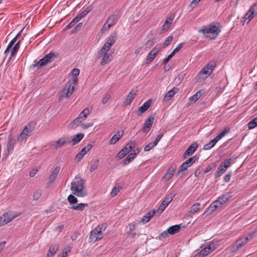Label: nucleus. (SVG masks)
Returning a JSON list of instances; mask_svg holds the SVG:
<instances>
[{"label": "nucleus", "instance_id": "obj_27", "mask_svg": "<svg viewBox=\"0 0 257 257\" xmlns=\"http://www.w3.org/2000/svg\"><path fill=\"white\" fill-rule=\"evenodd\" d=\"M90 113V110H89L88 107H86L79 114L78 116V119H80L82 121H83L85 120L88 116V115Z\"/></svg>", "mask_w": 257, "mask_h": 257}, {"label": "nucleus", "instance_id": "obj_40", "mask_svg": "<svg viewBox=\"0 0 257 257\" xmlns=\"http://www.w3.org/2000/svg\"><path fill=\"white\" fill-rule=\"evenodd\" d=\"M217 142V140L214 138L213 140H212L210 142L205 145L203 147V149L204 150H209L211 149L216 143Z\"/></svg>", "mask_w": 257, "mask_h": 257}, {"label": "nucleus", "instance_id": "obj_12", "mask_svg": "<svg viewBox=\"0 0 257 257\" xmlns=\"http://www.w3.org/2000/svg\"><path fill=\"white\" fill-rule=\"evenodd\" d=\"M92 145L91 143L87 144L86 146L83 147L82 150L76 156V159L77 161H80L84 157V156L88 152L92 147Z\"/></svg>", "mask_w": 257, "mask_h": 257}, {"label": "nucleus", "instance_id": "obj_3", "mask_svg": "<svg viewBox=\"0 0 257 257\" xmlns=\"http://www.w3.org/2000/svg\"><path fill=\"white\" fill-rule=\"evenodd\" d=\"M105 228V224L98 225L97 227L93 229L90 233L89 239L91 241L95 242L97 240L100 239L103 236V232Z\"/></svg>", "mask_w": 257, "mask_h": 257}, {"label": "nucleus", "instance_id": "obj_34", "mask_svg": "<svg viewBox=\"0 0 257 257\" xmlns=\"http://www.w3.org/2000/svg\"><path fill=\"white\" fill-rule=\"evenodd\" d=\"M69 141V138L67 137H63L58 139L56 143V147H60L64 145L67 142Z\"/></svg>", "mask_w": 257, "mask_h": 257}, {"label": "nucleus", "instance_id": "obj_60", "mask_svg": "<svg viewBox=\"0 0 257 257\" xmlns=\"http://www.w3.org/2000/svg\"><path fill=\"white\" fill-rule=\"evenodd\" d=\"M111 95L110 94H106L102 100V103L103 104H106L111 98Z\"/></svg>", "mask_w": 257, "mask_h": 257}, {"label": "nucleus", "instance_id": "obj_2", "mask_svg": "<svg viewBox=\"0 0 257 257\" xmlns=\"http://www.w3.org/2000/svg\"><path fill=\"white\" fill-rule=\"evenodd\" d=\"M253 236L251 234H249L246 237L243 236L240 237L237 239L234 244L229 246V252L230 253H233L236 251L246 244L249 241L251 240Z\"/></svg>", "mask_w": 257, "mask_h": 257}, {"label": "nucleus", "instance_id": "obj_55", "mask_svg": "<svg viewBox=\"0 0 257 257\" xmlns=\"http://www.w3.org/2000/svg\"><path fill=\"white\" fill-rule=\"evenodd\" d=\"M169 233L168 232V230L164 231L159 235L158 238L161 240H163L164 239L166 238L169 236Z\"/></svg>", "mask_w": 257, "mask_h": 257}, {"label": "nucleus", "instance_id": "obj_50", "mask_svg": "<svg viewBox=\"0 0 257 257\" xmlns=\"http://www.w3.org/2000/svg\"><path fill=\"white\" fill-rule=\"evenodd\" d=\"M112 44H110V43L106 42L102 48L100 49L101 51H108L111 47L112 46Z\"/></svg>", "mask_w": 257, "mask_h": 257}, {"label": "nucleus", "instance_id": "obj_37", "mask_svg": "<svg viewBox=\"0 0 257 257\" xmlns=\"http://www.w3.org/2000/svg\"><path fill=\"white\" fill-rule=\"evenodd\" d=\"M87 206H88V204L81 203L76 205H73L70 208L75 210L82 211L85 207Z\"/></svg>", "mask_w": 257, "mask_h": 257}, {"label": "nucleus", "instance_id": "obj_52", "mask_svg": "<svg viewBox=\"0 0 257 257\" xmlns=\"http://www.w3.org/2000/svg\"><path fill=\"white\" fill-rule=\"evenodd\" d=\"M98 160H96L93 161L90 165V171L91 172L94 171L98 167Z\"/></svg>", "mask_w": 257, "mask_h": 257}, {"label": "nucleus", "instance_id": "obj_38", "mask_svg": "<svg viewBox=\"0 0 257 257\" xmlns=\"http://www.w3.org/2000/svg\"><path fill=\"white\" fill-rule=\"evenodd\" d=\"M211 252L209 250L207 247H205L202 250H201L199 252H198L196 255L195 257H204L207 255Z\"/></svg>", "mask_w": 257, "mask_h": 257}, {"label": "nucleus", "instance_id": "obj_24", "mask_svg": "<svg viewBox=\"0 0 257 257\" xmlns=\"http://www.w3.org/2000/svg\"><path fill=\"white\" fill-rule=\"evenodd\" d=\"M177 167L176 165H172L168 170L167 173L165 175L164 178V179L168 180L172 176L174 175L176 170Z\"/></svg>", "mask_w": 257, "mask_h": 257}, {"label": "nucleus", "instance_id": "obj_9", "mask_svg": "<svg viewBox=\"0 0 257 257\" xmlns=\"http://www.w3.org/2000/svg\"><path fill=\"white\" fill-rule=\"evenodd\" d=\"M16 216L11 211H8L0 217V226H3L12 221Z\"/></svg>", "mask_w": 257, "mask_h": 257}, {"label": "nucleus", "instance_id": "obj_32", "mask_svg": "<svg viewBox=\"0 0 257 257\" xmlns=\"http://www.w3.org/2000/svg\"><path fill=\"white\" fill-rule=\"evenodd\" d=\"M82 121L77 117L74 119L69 125L68 127L71 129H75L82 124Z\"/></svg>", "mask_w": 257, "mask_h": 257}, {"label": "nucleus", "instance_id": "obj_8", "mask_svg": "<svg viewBox=\"0 0 257 257\" xmlns=\"http://www.w3.org/2000/svg\"><path fill=\"white\" fill-rule=\"evenodd\" d=\"M74 86L70 82L66 83L64 88L61 90L60 93V97L69 98L73 93Z\"/></svg>", "mask_w": 257, "mask_h": 257}, {"label": "nucleus", "instance_id": "obj_15", "mask_svg": "<svg viewBox=\"0 0 257 257\" xmlns=\"http://www.w3.org/2000/svg\"><path fill=\"white\" fill-rule=\"evenodd\" d=\"M159 51V49H157L156 47L151 50L148 54L147 58L145 61L146 63L149 64L152 62L158 55Z\"/></svg>", "mask_w": 257, "mask_h": 257}, {"label": "nucleus", "instance_id": "obj_4", "mask_svg": "<svg viewBox=\"0 0 257 257\" xmlns=\"http://www.w3.org/2000/svg\"><path fill=\"white\" fill-rule=\"evenodd\" d=\"M55 54L54 52H50L49 53L46 54L43 58L41 59L39 61L35 60L33 66L34 68L39 69L42 67L46 65L49 63L52 62V60L54 58Z\"/></svg>", "mask_w": 257, "mask_h": 257}, {"label": "nucleus", "instance_id": "obj_45", "mask_svg": "<svg viewBox=\"0 0 257 257\" xmlns=\"http://www.w3.org/2000/svg\"><path fill=\"white\" fill-rule=\"evenodd\" d=\"M121 189V187H120V186H119L118 185H115L113 188V189L110 193L111 197H113L115 196L118 194V193L119 192V191Z\"/></svg>", "mask_w": 257, "mask_h": 257}, {"label": "nucleus", "instance_id": "obj_16", "mask_svg": "<svg viewBox=\"0 0 257 257\" xmlns=\"http://www.w3.org/2000/svg\"><path fill=\"white\" fill-rule=\"evenodd\" d=\"M198 147V144L197 142H195L191 144L184 152L183 155V158H186L187 156L192 155L197 149Z\"/></svg>", "mask_w": 257, "mask_h": 257}, {"label": "nucleus", "instance_id": "obj_42", "mask_svg": "<svg viewBox=\"0 0 257 257\" xmlns=\"http://www.w3.org/2000/svg\"><path fill=\"white\" fill-rule=\"evenodd\" d=\"M218 244L216 241H210L206 246L209 250L211 252L217 248Z\"/></svg>", "mask_w": 257, "mask_h": 257}, {"label": "nucleus", "instance_id": "obj_39", "mask_svg": "<svg viewBox=\"0 0 257 257\" xmlns=\"http://www.w3.org/2000/svg\"><path fill=\"white\" fill-rule=\"evenodd\" d=\"M90 11L91 9L88 7L83 11L80 12L76 16V17L79 19V20L80 21L83 17H84Z\"/></svg>", "mask_w": 257, "mask_h": 257}, {"label": "nucleus", "instance_id": "obj_49", "mask_svg": "<svg viewBox=\"0 0 257 257\" xmlns=\"http://www.w3.org/2000/svg\"><path fill=\"white\" fill-rule=\"evenodd\" d=\"M79 21V19L76 17L74 18L73 20L65 27V30H68L73 27Z\"/></svg>", "mask_w": 257, "mask_h": 257}, {"label": "nucleus", "instance_id": "obj_23", "mask_svg": "<svg viewBox=\"0 0 257 257\" xmlns=\"http://www.w3.org/2000/svg\"><path fill=\"white\" fill-rule=\"evenodd\" d=\"M15 140L13 139L11 135H9L8 137V143L7 145L8 151L9 154L13 152L15 147Z\"/></svg>", "mask_w": 257, "mask_h": 257}, {"label": "nucleus", "instance_id": "obj_51", "mask_svg": "<svg viewBox=\"0 0 257 257\" xmlns=\"http://www.w3.org/2000/svg\"><path fill=\"white\" fill-rule=\"evenodd\" d=\"M67 200L71 204H75L78 202L77 198L72 194H70L68 196Z\"/></svg>", "mask_w": 257, "mask_h": 257}, {"label": "nucleus", "instance_id": "obj_17", "mask_svg": "<svg viewBox=\"0 0 257 257\" xmlns=\"http://www.w3.org/2000/svg\"><path fill=\"white\" fill-rule=\"evenodd\" d=\"M137 91H138L137 89H132L128 94L127 95L126 98L123 102V104L124 105L130 104L134 99L135 96L136 95Z\"/></svg>", "mask_w": 257, "mask_h": 257}, {"label": "nucleus", "instance_id": "obj_30", "mask_svg": "<svg viewBox=\"0 0 257 257\" xmlns=\"http://www.w3.org/2000/svg\"><path fill=\"white\" fill-rule=\"evenodd\" d=\"M151 104V100L149 99L146 101L139 108V111L141 113L145 112L150 106Z\"/></svg>", "mask_w": 257, "mask_h": 257}, {"label": "nucleus", "instance_id": "obj_25", "mask_svg": "<svg viewBox=\"0 0 257 257\" xmlns=\"http://www.w3.org/2000/svg\"><path fill=\"white\" fill-rule=\"evenodd\" d=\"M231 193L228 192L227 193L224 195H223L221 196H220L217 200L219 202V204H221L222 206L224 203L226 202L229 198L231 197Z\"/></svg>", "mask_w": 257, "mask_h": 257}, {"label": "nucleus", "instance_id": "obj_56", "mask_svg": "<svg viewBox=\"0 0 257 257\" xmlns=\"http://www.w3.org/2000/svg\"><path fill=\"white\" fill-rule=\"evenodd\" d=\"M156 145H155V144L153 143H149L148 145H146L144 147V151L145 152H148L150 151L152 148H153Z\"/></svg>", "mask_w": 257, "mask_h": 257}, {"label": "nucleus", "instance_id": "obj_1", "mask_svg": "<svg viewBox=\"0 0 257 257\" xmlns=\"http://www.w3.org/2000/svg\"><path fill=\"white\" fill-rule=\"evenodd\" d=\"M70 189L73 194L79 197H84L87 195L85 189V181L78 175L71 182Z\"/></svg>", "mask_w": 257, "mask_h": 257}, {"label": "nucleus", "instance_id": "obj_5", "mask_svg": "<svg viewBox=\"0 0 257 257\" xmlns=\"http://www.w3.org/2000/svg\"><path fill=\"white\" fill-rule=\"evenodd\" d=\"M198 32V33H202L206 37H209V36L207 35L209 34L217 35L219 33L218 27L213 24L203 26Z\"/></svg>", "mask_w": 257, "mask_h": 257}, {"label": "nucleus", "instance_id": "obj_41", "mask_svg": "<svg viewBox=\"0 0 257 257\" xmlns=\"http://www.w3.org/2000/svg\"><path fill=\"white\" fill-rule=\"evenodd\" d=\"M20 41H18L14 46L11 52V56L9 59H11L17 52L20 48Z\"/></svg>", "mask_w": 257, "mask_h": 257}, {"label": "nucleus", "instance_id": "obj_54", "mask_svg": "<svg viewBox=\"0 0 257 257\" xmlns=\"http://www.w3.org/2000/svg\"><path fill=\"white\" fill-rule=\"evenodd\" d=\"M110 27H111V26H110V25L108 24L105 22L100 30L101 33L102 34L105 33L106 32H107L109 29V28Z\"/></svg>", "mask_w": 257, "mask_h": 257}, {"label": "nucleus", "instance_id": "obj_18", "mask_svg": "<svg viewBox=\"0 0 257 257\" xmlns=\"http://www.w3.org/2000/svg\"><path fill=\"white\" fill-rule=\"evenodd\" d=\"M154 120V117L153 116H150L145 121L143 131L145 133H148L151 127H152Z\"/></svg>", "mask_w": 257, "mask_h": 257}, {"label": "nucleus", "instance_id": "obj_47", "mask_svg": "<svg viewBox=\"0 0 257 257\" xmlns=\"http://www.w3.org/2000/svg\"><path fill=\"white\" fill-rule=\"evenodd\" d=\"M247 125L249 129H252L257 126V116L249 121Z\"/></svg>", "mask_w": 257, "mask_h": 257}, {"label": "nucleus", "instance_id": "obj_26", "mask_svg": "<svg viewBox=\"0 0 257 257\" xmlns=\"http://www.w3.org/2000/svg\"><path fill=\"white\" fill-rule=\"evenodd\" d=\"M181 224L172 225L168 228V232L171 235H173L178 232L181 228Z\"/></svg>", "mask_w": 257, "mask_h": 257}, {"label": "nucleus", "instance_id": "obj_7", "mask_svg": "<svg viewBox=\"0 0 257 257\" xmlns=\"http://www.w3.org/2000/svg\"><path fill=\"white\" fill-rule=\"evenodd\" d=\"M108 51H101L100 49L96 54V58L99 59L102 57L100 63L102 66H104L108 63L112 59V56L108 53Z\"/></svg>", "mask_w": 257, "mask_h": 257}, {"label": "nucleus", "instance_id": "obj_53", "mask_svg": "<svg viewBox=\"0 0 257 257\" xmlns=\"http://www.w3.org/2000/svg\"><path fill=\"white\" fill-rule=\"evenodd\" d=\"M232 159L231 158L226 159L224 160V161L221 164H222L223 167L227 169L232 163Z\"/></svg>", "mask_w": 257, "mask_h": 257}, {"label": "nucleus", "instance_id": "obj_63", "mask_svg": "<svg viewBox=\"0 0 257 257\" xmlns=\"http://www.w3.org/2000/svg\"><path fill=\"white\" fill-rule=\"evenodd\" d=\"M215 67V64L213 62H210L207 64L206 66V68H208V69L210 71V72L212 73L214 68Z\"/></svg>", "mask_w": 257, "mask_h": 257}, {"label": "nucleus", "instance_id": "obj_11", "mask_svg": "<svg viewBox=\"0 0 257 257\" xmlns=\"http://www.w3.org/2000/svg\"><path fill=\"white\" fill-rule=\"evenodd\" d=\"M174 196L175 195L173 194H170L169 195L166 196L158 207L156 212L159 213V214L162 213L165 210L169 204L172 201Z\"/></svg>", "mask_w": 257, "mask_h": 257}, {"label": "nucleus", "instance_id": "obj_21", "mask_svg": "<svg viewBox=\"0 0 257 257\" xmlns=\"http://www.w3.org/2000/svg\"><path fill=\"white\" fill-rule=\"evenodd\" d=\"M204 91L203 90H200L196 92L193 95L189 97V100L190 103H194L203 94Z\"/></svg>", "mask_w": 257, "mask_h": 257}, {"label": "nucleus", "instance_id": "obj_35", "mask_svg": "<svg viewBox=\"0 0 257 257\" xmlns=\"http://www.w3.org/2000/svg\"><path fill=\"white\" fill-rule=\"evenodd\" d=\"M249 13L250 14L249 15V19H252L254 15H257V3L254 4L249 10Z\"/></svg>", "mask_w": 257, "mask_h": 257}, {"label": "nucleus", "instance_id": "obj_31", "mask_svg": "<svg viewBox=\"0 0 257 257\" xmlns=\"http://www.w3.org/2000/svg\"><path fill=\"white\" fill-rule=\"evenodd\" d=\"M84 135L82 133L76 134L74 138L71 141L72 146H74L79 143L84 137Z\"/></svg>", "mask_w": 257, "mask_h": 257}, {"label": "nucleus", "instance_id": "obj_62", "mask_svg": "<svg viewBox=\"0 0 257 257\" xmlns=\"http://www.w3.org/2000/svg\"><path fill=\"white\" fill-rule=\"evenodd\" d=\"M172 40H173V36H169L167 38V39L165 40V41L164 43V46L165 47L168 46L170 44Z\"/></svg>", "mask_w": 257, "mask_h": 257}, {"label": "nucleus", "instance_id": "obj_19", "mask_svg": "<svg viewBox=\"0 0 257 257\" xmlns=\"http://www.w3.org/2000/svg\"><path fill=\"white\" fill-rule=\"evenodd\" d=\"M123 134L124 132L123 131H118L109 140V144L110 145L115 144L123 137Z\"/></svg>", "mask_w": 257, "mask_h": 257}, {"label": "nucleus", "instance_id": "obj_48", "mask_svg": "<svg viewBox=\"0 0 257 257\" xmlns=\"http://www.w3.org/2000/svg\"><path fill=\"white\" fill-rule=\"evenodd\" d=\"M188 167L184 162L180 167V169L177 173L178 177H181L182 176V172L186 170Z\"/></svg>", "mask_w": 257, "mask_h": 257}, {"label": "nucleus", "instance_id": "obj_14", "mask_svg": "<svg viewBox=\"0 0 257 257\" xmlns=\"http://www.w3.org/2000/svg\"><path fill=\"white\" fill-rule=\"evenodd\" d=\"M119 17V13L115 12L110 15L105 22L111 27L116 24Z\"/></svg>", "mask_w": 257, "mask_h": 257}, {"label": "nucleus", "instance_id": "obj_33", "mask_svg": "<svg viewBox=\"0 0 257 257\" xmlns=\"http://www.w3.org/2000/svg\"><path fill=\"white\" fill-rule=\"evenodd\" d=\"M137 153H136V151H134V153H132L129 154L126 158L123 161V165H126L128 164L135 157Z\"/></svg>", "mask_w": 257, "mask_h": 257}, {"label": "nucleus", "instance_id": "obj_10", "mask_svg": "<svg viewBox=\"0 0 257 257\" xmlns=\"http://www.w3.org/2000/svg\"><path fill=\"white\" fill-rule=\"evenodd\" d=\"M136 143L135 141H131L121 149L117 154L116 156L118 159H121L127 154L134 148Z\"/></svg>", "mask_w": 257, "mask_h": 257}, {"label": "nucleus", "instance_id": "obj_36", "mask_svg": "<svg viewBox=\"0 0 257 257\" xmlns=\"http://www.w3.org/2000/svg\"><path fill=\"white\" fill-rule=\"evenodd\" d=\"M226 170L227 169L223 167V164H221L220 166L218 167L217 170L215 174V177L217 178L221 176L223 174H224Z\"/></svg>", "mask_w": 257, "mask_h": 257}, {"label": "nucleus", "instance_id": "obj_57", "mask_svg": "<svg viewBox=\"0 0 257 257\" xmlns=\"http://www.w3.org/2000/svg\"><path fill=\"white\" fill-rule=\"evenodd\" d=\"M164 135V133H160L159 135H158L154 142L155 145H157L160 140L163 137Z\"/></svg>", "mask_w": 257, "mask_h": 257}, {"label": "nucleus", "instance_id": "obj_20", "mask_svg": "<svg viewBox=\"0 0 257 257\" xmlns=\"http://www.w3.org/2000/svg\"><path fill=\"white\" fill-rule=\"evenodd\" d=\"M221 206V204H219V202L216 200L213 203H212L210 206L206 209L205 212H208L209 214H211L214 212L218 207Z\"/></svg>", "mask_w": 257, "mask_h": 257}, {"label": "nucleus", "instance_id": "obj_64", "mask_svg": "<svg viewBox=\"0 0 257 257\" xmlns=\"http://www.w3.org/2000/svg\"><path fill=\"white\" fill-rule=\"evenodd\" d=\"M174 54H174L172 52L170 54H169L166 58H165L163 60V63L165 64H167L168 62V61L170 60V59L174 55Z\"/></svg>", "mask_w": 257, "mask_h": 257}, {"label": "nucleus", "instance_id": "obj_61", "mask_svg": "<svg viewBox=\"0 0 257 257\" xmlns=\"http://www.w3.org/2000/svg\"><path fill=\"white\" fill-rule=\"evenodd\" d=\"M211 73L210 72V71L208 69V68H206V66L200 71V75H209Z\"/></svg>", "mask_w": 257, "mask_h": 257}, {"label": "nucleus", "instance_id": "obj_22", "mask_svg": "<svg viewBox=\"0 0 257 257\" xmlns=\"http://www.w3.org/2000/svg\"><path fill=\"white\" fill-rule=\"evenodd\" d=\"M60 167L57 166L53 170L51 174L49 177V182L51 183L53 182L57 177L58 174L60 171Z\"/></svg>", "mask_w": 257, "mask_h": 257}, {"label": "nucleus", "instance_id": "obj_6", "mask_svg": "<svg viewBox=\"0 0 257 257\" xmlns=\"http://www.w3.org/2000/svg\"><path fill=\"white\" fill-rule=\"evenodd\" d=\"M35 130V123L33 122L29 123L25 126L23 131L20 134L18 140V141H23L25 140L29 137Z\"/></svg>", "mask_w": 257, "mask_h": 257}, {"label": "nucleus", "instance_id": "obj_59", "mask_svg": "<svg viewBox=\"0 0 257 257\" xmlns=\"http://www.w3.org/2000/svg\"><path fill=\"white\" fill-rule=\"evenodd\" d=\"M169 23L168 22H165V23L163 25L161 31L163 32H167L169 28H170L171 25L168 24Z\"/></svg>", "mask_w": 257, "mask_h": 257}, {"label": "nucleus", "instance_id": "obj_43", "mask_svg": "<svg viewBox=\"0 0 257 257\" xmlns=\"http://www.w3.org/2000/svg\"><path fill=\"white\" fill-rule=\"evenodd\" d=\"M230 131L229 127H226L225 129L221 132L218 136L215 137L217 141H219L221 138H222L226 134H227Z\"/></svg>", "mask_w": 257, "mask_h": 257}, {"label": "nucleus", "instance_id": "obj_46", "mask_svg": "<svg viewBox=\"0 0 257 257\" xmlns=\"http://www.w3.org/2000/svg\"><path fill=\"white\" fill-rule=\"evenodd\" d=\"M200 203H196L192 205L191 207L190 212L192 213H195L198 212L200 208Z\"/></svg>", "mask_w": 257, "mask_h": 257}, {"label": "nucleus", "instance_id": "obj_58", "mask_svg": "<svg viewBox=\"0 0 257 257\" xmlns=\"http://www.w3.org/2000/svg\"><path fill=\"white\" fill-rule=\"evenodd\" d=\"M56 251V249L54 247L51 246L49 249V251L47 253V256L50 257L52 255H53Z\"/></svg>", "mask_w": 257, "mask_h": 257}, {"label": "nucleus", "instance_id": "obj_29", "mask_svg": "<svg viewBox=\"0 0 257 257\" xmlns=\"http://www.w3.org/2000/svg\"><path fill=\"white\" fill-rule=\"evenodd\" d=\"M24 29V28H23L21 31H20L18 34L11 40V41L10 42V43L9 44L8 47H7V48L6 49V50H5V53L6 54L7 53L9 52V49L10 48H11L14 44L15 43H16V42L17 41L18 38L20 37V36L21 35V33L23 31V29Z\"/></svg>", "mask_w": 257, "mask_h": 257}, {"label": "nucleus", "instance_id": "obj_44", "mask_svg": "<svg viewBox=\"0 0 257 257\" xmlns=\"http://www.w3.org/2000/svg\"><path fill=\"white\" fill-rule=\"evenodd\" d=\"M117 40V36L115 34H111L107 39V42L110 43L113 45Z\"/></svg>", "mask_w": 257, "mask_h": 257}, {"label": "nucleus", "instance_id": "obj_28", "mask_svg": "<svg viewBox=\"0 0 257 257\" xmlns=\"http://www.w3.org/2000/svg\"><path fill=\"white\" fill-rule=\"evenodd\" d=\"M155 212H156V211H155V210H152L148 212L145 215H144L143 217V218L141 219V222L144 223L148 222L154 216Z\"/></svg>", "mask_w": 257, "mask_h": 257}, {"label": "nucleus", "instance_id": "obj_13", "mask_svg": "<svg viewBox=\"0 0 257 257\" xmlns=\"http://www.w3.org/2000/svg\"><path fill=\"white\" fill-rule=\"evenodd\" d=\"M179 90V88L174 87L171 90L167 92L164 96L163 100L168 101L170 100Z\"/></svg>", "mask_w": 257, "mask_h": 257}]
</instances>
